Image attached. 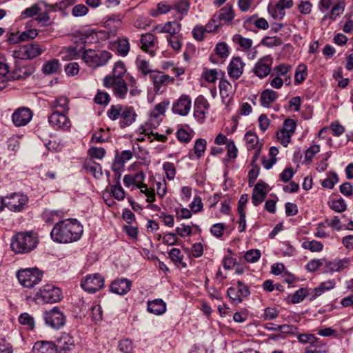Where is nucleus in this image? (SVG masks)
Returning <instances> with one entry per match:
<instances>
[{
	"instance_id": "nucleus-1",
	"label": "nucleus",
	"mask_w": 353,
	"mask_h": 353,
	"mask_svg": "<svg viewBox=\"0 0 353 353\" xmlns=\"http://www.w3.org/2000/svg\"><path fill=\"white\" fill-rule=\"evenodd\" d=\"M82 233L83 227L77 219H65L55 224L50 236L55 242L68 243L79 240Z\"/></svg>"
},
{
	"instance_id": "nucleus-2",
	"label": "nucleus",
	"mask_w": 353,
	"mask_h": 353,
	"mask_svg": "<svg viewBox=\"0 0 353 353\" xmlns=\"http://www.w3.org/2000/svg\"><path fill=\"white\" fill-rule=\"evenodd\" d=\"M107 115L112 121L120 119L119 125L121 128L132 125L137 116L133 107L122 105H112L107 112Z\"/></svg>"
},
{
	"instance_id": "nucleus-3",
	"label": "nucleus",
	"mask_w": 353,
	"mask_h": 353,
	"mask_svg": "<svg viewBox=\"0 0 353 353\" xmlns=\"http://www.w3.org/2000/svg\"><path fill=\"white\" fill-rule=\"evenodd\" d=\"M37 243L38 239L34 233L18 232L12 239L11 248L16 253H28L36 248Z\"/></svg>"
},
{
	"instance_id": "nucleus-4",
	"label": "nucleus",
	"mask_w": 353,
	"mask_h": 353,
	"mask_svg": "<svg viewBox=\"0 0 353 353\" xmlns=\"http://www.w3.org/2000/svg\"><path fill=\"white\" fill-rule=\"evenodd\" d=\"M111 57L112 54L108 51L101 50L97 52L92 49L85 50L81 54L83 61L94 68L105 65Z\"/></svg>"
},
{
	"instance_id": "nucleus-5",
	"label": "nucleus",
	"mask_w": 353,
	"mask_h": 353,
	"mask_svg": "<svg viewBox=\"0 0 353 353\" xmlns=\"http://www.w3.org/2000/svg\"><path fill=\"white\" fill-rule=\"evenodd\" d=\"M19 282L25 288H33L41 281L43 272L37 268L20 270L17 273Z\"/></svg>"
},
{
	"instance_id": "nucleus-6",
	"label": "nucleus",
	"mask_w": 353,
	"mask_h": 353,
	"mask_svg": "<svg viewBox=\"0 0 353 353\" xmlns=\"http://www.w3.org/2000/svg\"><path fill=\"white\" fill-rule=\"evenodd\" d=\"M45 48L36 43H30L19 46L12 51V57L23 60L32 59L41 54Z\"/></svg>"
},
{
	"instance_id": "nucleus-7",
	"label": "nucleus",
	"mask_w": 353,
	"mask_h": 353,
	"mask_svg": "<svg viewBox=\"0 0 353 353\" xmlns=\"http://www.w3.org/2000/svg\"><path fill=\"white\" fill-rule=\"evenodd\" d=\"M4 208L17 212L22 211L27 205L28 198L26 195L14 192L3 197Z\"/></svg>"
},
{
	"instance_id": "nucleus-8",
	"label": "nucleus",
	"mask_w": 353,
	"mask_h": 353,
	"mask_svg": "<svg viewBox=\"0 0 353 353\" xmlns=\"http://www.w3.org/2000/svg\"><path fill=\"white\" fill-rule=\"evenodd\" d=\"M61 291L60 288L51 284H47L41 288L36 294V299L44 303H53L61 299Z\"/></svg>"
},
{
	"instance_id": "nucleus-9",
	"label": "nucleus",
	"mask_w": 353,
	"mask_h": 353,
	"mask_svg": "<svg viewBox=\"0 0 353 353\" xmlns=\"http://www.w3.org/2000/svg\"><path fill=\"white\" fill-rule=\"evenodd\" d=\"M103 84L106 88H112L113 94L116 98L125 99L128 88L125 80L114 81L110 76H105L103 79Z\"/></svg>"
},
{
	"instance_id": "nucleus-10",
	"label": "nucleus",
	"mask_w": 353,
	"mask_h": 353,
	"mask_svg": "<svg viewBox=\"0 0 353 353\" xmlns=\"http://www.w3.org/2000/svg\"><path fill=\"white\" fill-rule=\"evenodd\" d=\"M43 318L46 325L53 329H60L65 323V316L62 311L57 307L46 311Z\"/></svg>"
},
{
	"instance_id": "nucleus-11",
	"label": "nucleus",
	"mask_w": 353,
	"mask_h": 353,
	"mask_svg": "<svg viewBox=\"0 0 353 353\" xmlns=\"http://www.w3.org/2000/svg\"><path fill=\"white\" fill-rule=\"evenodd\" d=\"M81 288L86 292L94 293L104 286V277L99 273L88 274L81 281Z\"/></svg>"
},
{
	"instance_id": "nucleus-12",
	"label": "nucleus",
	"mask_w": 353,
	"mask_h": 353,
	"mask_svg": "<svg viewBox=\"0 0 353 353\" xmlns=\"http://www.w3.org/2000/svg\"><path fill=\"white\" fill-rule=\"evenodd\" d=\"M150 79L152 81L156 94L162 93L168 85L174 82V78L159 70L151 73Z\"/></svg>"
},
{
	"instance_id": "nucleus-13",
	"label": "nucleus",
	"mask_w": 353,
	"mask_h": 353,
	"mask_svg": "<svg viewBox=\"0 0 353 353\" xmlns=\"http://www.w3.org/2000/svg\"><path fill=\"white\" fill-rule=\"evenodd\" d=\"M210 103L203 96H199L194 101V117L200 123H203L208 113Z\"/></svg>"
},
{
	"instance_id": "nucleus-14",
	"label": "nucleus",
	"mask_w": 353,
	"mask_h": 353,
	"mask_svg": "<svg viewBox=\"0 0 353 353\" xmlns=\"http://www.w3.org/2000/svg\"><path fill=\"white\" fill-rule=\"evenodd\" d=\"M66 113L59 111L52 112L48 118L50 124L57 130H68L71 126V123L67 117Z\"/></svg>"
},
{
	"instance_id": "nucleus-15",
	"label": "nucleus",
	"mask_w": 353,
	"mask_h": 353,
	"mask_svg": "<svg viewBox=\"0 0 353 353\" xmlns=\"http://www.w3.org/2000/svg\"><path fill=\"white\" fill-rule=\"evenodd\" d=\"M192 106L190 96L182 94L172 105V112L181 116L188 114Z\"/></svg>"
},
{
	"instance_id": "nucleus-16",
	"label": "nucleus",
	"mask_w": 353,
	"mask_h": 353,
	"mask_svg": "<svg viewBox=\"0 0 353 353\" xmlns=\"http://www.w3.org/2000/svg\"><path fill=\"white\" fill-rule=\"evenodd\" d=\"M272 64V59L265 56L256 63L253 72L260 79L265 78L270 73Z\"/></svg>"
},
{
	"instance_id": "nucleus-17",
	"label": "nucleus",
	"mask_w": 353,
	"mask_h": 353,
	"mask_svg": "<svg viewBox=\"0 0 353 353\" xmlns=\"http://www.w3.org/2000/svg\"><path fill=\"white\" fill-rule=\"evenodd\" d=\"M350 265V259H335L332 261L325 259V272H339L347 269Z\"/></svg>"
},
{
	"instance_id": "nucleus-18",
	"label": "nucleus",
	"mask_w": 353,
	"mask_h": 353,
	"mask_svg": "<svg viewBox=\"0 0 353 353\" xmlns=\"http://www.w3.org/2000/svg\"><path fill=\"white\" fill-rule=\"evenodd\" d=\"M32 117V113L27 108H20L16 110L12 115V120L16 126H23L27 125Z\"/></svg>"
},
{
	"instance_id": "nucleus-19",
	"label": "nucleus",
	"mask_w": 353,
	"mask_h": 353,
	"mask_svg": "<svg viewBox=\"0 0 353 353\" xmlns=\"http://www.w3.org/2000/svg\"><path fill=\"white\" fill-rule=\"evenodd\" d=\"M132 286V282L125 278H117L110 284V290L114 294L123 295L128 293Z\"/></svg>"
},
{
	"instance_id": "nucleus-20",
	"label": "nucleus",
	"mask_w": 353,
	"mask_h": 353,
	"mask_svg": "<svg viewBox=\"0 0 353 353\" xmlns=\"http://www.w3.org/2000/svg\"><path fill=\"white\" fill-rule=\"evenodd\" d=\"M245 63L239 57H233L228 66V73L230 78L236 80L240 78L243 72Z\"/></svg>"
},
{
	"instance_id": "nucleus-21",
	"label": "nucleus",
	"mask_w": 353,
	"mask_h": 353,
	"mask_svg": "<svg viewBox=\"0 0 353 353\" xmlns=\"http://www.w3.org/2000/svg\"><path fill=\"white\" fill-rule=\"evenodd\" d=\"M234 18V13L232 6H226L222 8L217 13L213 15L212 21L219 22L221 24H230Z\"/></svg>"
},
{
	"instance_id": "nucleus-22",
	"label": "nucleus",
	"mask_w": 353,
	"mask_h": 353,
	"mask_svg": "<svg viewBox=\"0 0 353 353\" xmlns=\"http://www.w3.org/2000/svg\"><path fill=\"white\" fill-rule=\"evenodd\" d=\"M155 36L152 33H145L141 35L140 39L141 49L148 53L151 57L154 56V51L152 48L154 46Z\"/></svg>"
},
{
	"instance_id": "nucleus-23",
	"label": "nucleus",
	"mask_w": 353,
	"mask_h": 353,
	"mask_svg": "<svg viewBox=\"0 0 353 353\" xmlns=\"http://www.w3.org/2000/svg\"><path fill=\"white\" fill-rule=\"evenodd\" d=\"M8 72V65L3 61H0V78L3 77L6 78L7 80H10L12 79H19L26 77L30 74V73L26 72V70L23 71L21 69L19 70V72L17 71H15L13 75L9 74Z\"/></svg>"
},
{
	"instance_id": "nucleus-24",
	"label": "nucleus",
	"mask_w": 353,
	"mask_h": 353,
	"mask_svg": "<svg viewBox=\"0 0 353 353\" xmlns=\"http://www.w3.org/2000/svg\"><path fill=\"white\" fill-rule=\"evenodd\" d=\"M32 351L34 353H57V347L52 342L41 341L34 343Z\"/></svg>"
},
{
	"instance_id": "nucleus-25",
	"label": "nucleus",
	"mask_w": 353,
	"mask_h": 353,
	"mask_svg": "<svg viewBox=\"0 0 353 353\" xmlns=\"http://www.w3.org/2000/svg\"><path fill=\"white\" fill-rule=\"evenodd\" d=\"M159 32L167 33L166 37H173L180 34L181 30V24L178 21H172L166 22L163 26H160Z\"/></svg>"
},
{
	"instance_id": "nucleus-26",
	"label": "nucleus",
	"mask_w": 353,
	"mask_h": 353,
	"mask_svg": "<svg viewBox=\"0 0 353 353\" xmlns=\"http://www.w3.org/2000/svg\"><path fill=\"white\" fill-rule=\"evenodd\" d=\"M55 345L57 347V351H70L74 347V341L71 336L64 334L57 340V343Z\"/></svg>"
},
{
	"instance_id": "nucleus-27",
	"label": "nucleus",
	"mask_w": 353,
	"mask_h": 353,
	"mask_svg": "<svg viewBox=\"0 0 353 353\" xmlns=\"http://www.w3.org/2000/svg\"><path fill=\"white\" fill-rule=\"evenodd\" d=\"M277 97L278 93L276 92L271 89H266L261 93V105L264 108H269L276 100Z\"/></svg>"
},
{
	"instance_id": "nucleus-28",
	"label": "nucleus",
	"mask_w": 353,
	"mask_h": 353,
	"mask_svg": "<svg viewBox=\"0 0 353 353\" xmlns=\"http://www.w3.org/2000/svg\"><path fill=\"white\" fill-rule=\"evenodd\" d=\"M148 310L155 315H161L166 311V304L162 299H154L148 302Z\"/></svg>"
},
{
	"instance_id": "nucleus-29",
	"label": "nucleus",
	"mask_w": 353,
	"mask_h": 353,
	"mask_svg": "<svg viewBox=\"0 0 353 353\" xmlns=\"http://www.w3.org/2000/svg\"><path fill=\"white\" fill-rule=\"evenodd\" d=\"M69 100L67 97H59L51 101L50 106L52 112H68Z\"/></svg>"
},
{
	"instance_id": "nucleus-30",
	"label": "nucleus",
	"mask_w": 353,
	"mask_h": 353,
	"mask_svg": "<svg viewBox=\"0 0 353 353\" xmlns=\"http://www.w3.org/2000/svg\"><path fill=\"white\" fill-rule=\"evenodd\" d=\"M190 3L188 0H179L173 5V10L179 14L177 19L181 21L185 16L188 15L190 10Z\"/></svg>"
},
{
	"instance_id": "nucleus-31",
	"label": "nucleus",
	"mask_w": 353,
	"mask_h": 353,
	"mask_svg": "<svg viewBox=\"0 0 353 353\" xmlns=\"http://www.w3.org/2000/svg\"><path fill=\"white\" fill-rule=\"evenodd\" d=\"M113 45L117 53L120 56L125 57L130 51V46L127 38L118 39Z\"/></svg>"
},
{
	"instance_id": "nucleus-32",
	"label": "nucleus",
	"mask_w": 353,
	"mask_h": 353,
	"mask_svg": "<svg viewBox=\"0 0 353 353\" xmlns=\"http://www.w3.org/2000/svg\"><path fill=\"white\" fill-rule=\"evenodd\" d=\"M345 3L343 1H339L331 9L330 13L326 14L323 20L329 18L331 21H335L345 10Z\"/></svg>"
},
{
	"instance_id": "nucleus-33",
	"label": "nucleus",
	"mask_w": 353,
	"mask_h": 353,
	"mask_svg": "<svg viewBox=\"0 0 353 353\" xmlns=\"http://www.w3.org/2000/svg\"><path fill=\"white\" fill-rule=\"evenodd\" d=\"M126 72V68L124 63L121 61H117L114 63L112 74H108L112 79L114 81L124 80L123 77Z\"/></svg>"
},
{
	"instance_id": "nucleus-34",
	"label": "nucleus",
	"mask_w": 353,
	"mask_h": 353,
	"mask_svg": "<svg viewBox=\"0 0 353 353\" xmlns=\"http://www.w3.org/2000/svg\"><path fill=\"white\" fill-rule=\"evenodd\" d=\"M173 10V5H170L166 2H159L157 6L156 10H152L150 14L153 17H157L160 14H164Z\"/></svg>"
},
{
	"instance_id": "nucleus-35",
	"label": "nucleus",
	"mask_w": 353,
	"mask_h": 353,
	"mask_svg": "<svg viewBox=\"0 0 353 353\" xmlns=\"http://www.w3.org/2000/svg\"><path fill=\"white\" fill-rule=\"evenodd\" d=\"M136 65L138 70L141 72L143 75L149 74L151 75V73L155 72L156 70H152V67L150 65L149 62L145 59H141L140 57H137L136 61Z\"/></svg>"
},
{
	"instance_id": "nucleus-36",
	"label": "nucleus",
	"mask_w": 353,
	"mask_h": 353,
	"mask_svg": "<svg viewBox=\"0 0 353 353\" xmlns=\"http://www.w3.org/2000/svg\"><path fill=\"white\" fill-rule=\"evenodd\" d=\"M232 41L244 50L250 49L252 46V39L245 38L239 34H234L232 37Z\"/></svg>"
},
{
	"instance_id": "nucleus-37",
	"label": "nucleus",
	"mask_w": 353,
	"mask_h": 353,
	"mask_svg": "<svg viewBox=\"0 0 353 353\" xmlns=\"http://www.w3.org/2000/svg\"><path fill=\"white\" fill-rule=\"evenodd\" d=\"M132 157V152L131 150H123L120 156H116L114 163L116 168H123L126 161Z\"/></svg>"
},
{
	"instance_id": "nucleus-38",
	"label": "nucleus",
	"mask_w": 353,
	"mask_h": 353,
	"mask_svg": "<svg viewBox=\"0 0 353 353\" xmlns=\"http://www.w3.org/2000/svg\"><path fill=\"white\" fill-rule=\"evenodd\" d=\"M168 255L170 259L173 261V263L178 265L181 264L183 267H185L186 264L183 263V255L181 253V251L178 248H172L168 252Z\"/></svg>"
},
{
	"instance_id": "nucleus-39",
	"label": "nucleus",
	"mask_w": 353,
	"mask_h": 353,
	"mask_svg": "<svg viewBox=\"0 0 353 353\" xmlns=\"http://www.w3.org/2000/svg\"><path fill=\"white\" fill-rule=\"evenodd\" d=\"M268 11L274 19H281L284 17L285 10L281 8L277 3L274 5H269Z\"/></svg>"
},
{
	"instance_id": "nucleus-40",
	"label": "nucleus",
	"mask_w": 353,
	"mask_h": 353,
	"mask_svg": "<svg viewBox=\"0 0 353 353\" xmlns=\"http://www.w3.org/2000/svg\"><path fill=\"white\" fill-rule=\"evenodd\" d=\"M220 94L223 98L228 97L233 92L232 84L224 79H221L219 81Z\"/></svg>"
},
{
	"instance_id": "nucleus-41",
	"label": "nucleus",
	"mask_w": 353,
	"mask_h": 353,
	"mask_svg": "<svg viewBox=\"0 0 353 353\" xmlns=\"http://www.w3.org/2000/svg\"><path fill=\"white\" fill-rule=\"evenodd\" d=\"M307 74V68L304 64H300L297 67L295 75H294V83L300 84L306 78Z\"/></svg>"
},
{
	"instance_id": "nucleus-42",
	"label": "nucleus",
	"mask_w": 353,
	"mask_h": 353,
	"mask_svg": "<svg viewBox=\"0 0 353 353\" xmlns=\"http://www.w3.org/2000/svg\"><path fill=\"white\" fill-rule=\"evenodd\" d=\"M59 68V61L56 59H52L48 61L43 65L42 70L45 74H51L56 73L58 71Z\"/></svg>"
},
{
	"instance_id": "nucleus-43",
	"label": "nucleus",
	"mask_w": 353,
	"mask_h": 353,
	"mask_svg": "<svg viewBox=\"0 0 353 353\" xmlns=\"http://www.w3.org/2000/svg\"><path fill=\"white\" fill-rule=\"evenodd\" d=\"M18 321L21 325L26 326L29 330H32L34 327V319L26 312L20 314Z\"/></svg>"
},
{
	"instance_id": "nucleus-44",
	"label": "nucleus",
	"mask_w": 353,
	"mask_h": 353,
	"mask_svg": "<svg viewBox=\"0 0 353 353\" xmlns=\"http://www.w3.org/2000/svg\"><path fill=\"white\" fill-rule=\"evenodd\" d=\"M207 142L203 139H198L196 140L194 145V152L197 158H201L206 149Z\"/></svg>"
},
{
	"instance_id": "nucleus-45",
	"label": "nucleus",
	"mask_w": 353,
	"mask_h": 353,
	"mask_svg": "<svg viewBox=\"0 0 353 353\" xmlns=\"http://www.w3.org/2000/svg\"><path fill=\"white\" fill-rule=\"evenodd\" d=\"M85 170L91 173L95 178H100L102 176V169L101 165L95 162L88 163L85 165Z\"/></svg>"
},
{
	"instance_id": "nucleus-46",
	"label": "nucleus",
	"mask_w": 353,
	"mask_h": 353,
	"mask_svg": "<svg viewBox=\"0 0 353 353\" xmlns=\"http://www.w3.org/2000/svg\"><path fill=\"white\" fill-rule=\"evenodd\" d=\"M261 256V253L259 250L251 249L245 253L244 258L248 263H255L259 260Z\"/></svg>"
},
{
	"instance_id": "nucleus-47",
	"label": "nucleus",
	"mask_w": 353,
	"mask_h": 353,
	"mask_svg": "<svg viewBox=\"0 0 353 353\" xmlns=\"http://www.w3.org/2000/svg\"><path fill=\"white\" fill-rule=\"evenodd\" d=\"M110 94L103 91L98 90L97 94L94 97V102L99 105H108L110 101Z\"/></svg>"
},
{
	"instance_id": "nucleus-48",
	"label": "nucleus",
	"mask_w": 353,
	"mask_h": 353,
	"mask_svg": "<svg viewBox=\"0 0 353 353\" xmlns=\"http://www.w3.org/2000/svg\"><path fill=\"white\" fill-rule=\"evenodd\" d=\"M282 43V39L276 36L265 37L261 41V43L268 48L279 46Z\"/></svg>"
},
{
	"instance_id": "nucleus-49",
	"label": "nucleus",
	"mask_w": 353,
	"mask_h": 353,
	"mask_svg": "<svg viewBox=\"0 0 353 353\" xmlns=\"http://www.w3.org/2000/svg\"><path fill=\"white\" fill-rule=\"evenodd\" d=\"M74 3V0H63L59 3L53 4V5H48L45 3V6L47 8L46 11L49 12L52 10H63L65 7L68 6H71Z\"/></svg>"
},
{
	"instance_id": "nucleus-50",
	"label": "nucleus",
	"mask_w": 353,
	"mask_h": 353,
	"mask_svg": "<svg viewBox=\"0 0 353 353\" xmlns=\"http://www.w3.org/2000/svg\"><path fill=\"white\" fill-rule=\"evenodd\" d=\"M302 247L311 252H320L323 250V245L321 242L313 240L304 241L302 243Z\"/></svg>"
},
{
	"instance_id": "nucleus-51",
	"label": "nucleus",
	"mask_w": 353,
	"mask_h": 353,
	"mask_svg": "<svg viewBox=\"0 0 353 353\" xmlns=\"http://www.w3.org/2000/svg\"><path fill=\"white\" fill-rule=\"evenodd\" d=\"M338 181L339 178L336 173L330 172L328 177L322 181L321 185L323 188L332 189Z\"/></svg>"
},
{
	"instance_id": "nucleus-52",
	"label": "nucleus",
	"mask_w": 353,
	"mask_h": 353,
	"mask_svg": "<svg viewBox=\"0 0 353 353\" xmlns=\"http://www.w3.org/2000/svg\"><path fill=\"white\" fill-rule=\"evenodd\" d=\"M167 41H168L171 48L175 51H179L182 47L181 42V34H179L173 37H166Z\"/></svg>"
},
{
	"instance_id": "nucleus-53",
	"label": "nucleus",
	"mask_w": 353,
	"mask_h": 353,
	"mask_svg": "<svg viewBox=\"0 0 353 353\" xmlns=\"http://www.w3.org/2000/svg\"><path fill=\"white\" fill-rule=\"evenodd\" d=\"M245 139L248 150L254 149L259 141V138L256 134L250 131L246 132Z\"/></svg>"
},
{
	"instance_id": "nucleus-54",
	"label": "nucleus",
	"mask_w": 353,
	"mask_h": 353,
	"mask_svg": "<svg viewBox=\"0 0 353 353\" xmlns=\"http://www.w3.org/2000/svg\"><path fill=\"white\" fill-rule=\"evenodd\" d=\"M256 188L253 189L252 195V202L254 206H258L265 199L267 193L265 192H257Z\"/></svg>"
},
{
	"instance_id": "nucleus-55",
	"label": "nucleus",
	"mask_w": 353,
	"mask_h": 353,
	"mask_svg": "<svg viewBox=\"0 0 353 353\" xmlns=\"http://www.w3.org/2000/svg\"><path fill=\"white\" fill-rule=\"evenodd\" d=\"M163 169L165 171L168 179L172 180L174 178L176 175V168L174 163L165 162L163 165Z\"/></svg>"
},
{
	"instance_id": "nucleus-56",
	"label": "nucleus",
	"mask_w": 353,
	"mask_h": 353,
	"mask_svg": "<svg viewBox=\"0 0 353 353\" xmlns=\"http://www.w3.org/2000/svg\"><path fill=\"white\" fill-rule=\"evenodd\" d=\"M330 207L332 210L337 212H344L347 208V205L343 199L338 200H334L330 204Z\"/></svg>"
},
{
	"instance_id": "nucleus-57",
	"label": "nucleus",
	"mask_w": 353,
	"mask_h": 353,
	"mask_svg": "<svg viewBox=\"0 0 353 353\" xmlns=\"http://www.w3.org/2000/svg\"><path fill=\"white\" fill-rule=\"evenodd\" d=\"M41 9L39 7L37 4H34L30 8H26L21 13V18L25 19L27 17H32L34 15L40 14Z\"/></svg>"
},
{
	"instance_id": "nucleus-58",
	"label": "nucleus",
	"mask_w": 353,
	"mask_h": 353,
	"mask_svg": "<svg viewBox=\"0 0 353 353\" xmlns=\"http://www.w3.org/2000/svg\"><path fill=\"white\" fill-rule=\"evenodd\" d=\"M307 295V290L305 288H300L292 294L291 302L293 303H299L303 301Z\"/></svg>"
},
{
	"instance_id": "nucleus-59",
	"label": "nucleus",
	"mask_w": 353,
	"mask_h": 353,
	"mask_svg": "<svg viewBox=\"0 0 353 353\" xmlns=\"http://www.w3.org/2000/svg\"><path fill=\"white\" fill-rule=\"evenodd\" d=\"M89 10L88 7L83 4H77L73 7L72 14L75 17L85 16L88 14Z\"/></svg>"
},
{
	"instance_id": "nucleus-60",
	"label": "nucleus",
	"mask_w": 353,
	"mask_h": 353,
	"mask_svg": "<svg viewBox=\"0 0 353 353\" xmlns=\"http://www.w3.org/2000/svg\"><path fill=\"white\" fill-rule=\"evenodd\" d=\"M88 154L92 158L102 159L105 154V150L103 148L92 147L88 150Z\"/></svg>"
},
{
	"instance_id": "nucleus-61",
	"label": "nucleus",
	"mask_w": 353,
	"mask_h": 353,
	"mask_svg": "<svg viewBox=\"0 0 353 353\" xmlns=\"http://www.w3.org/2000/svg\"><path fill=\"white\" fill-rule=\"evenodd\" d=\"M111 192L114 199L121 201L125 198V191L121 185H111Z\"/></svg>"
},
{
	"instance_id": "nucleus-62",
	"label": "nucleus",
	"mask_w": 353,
	"mask_h": 353,
	"mask_svg": "<svg viewBox=\"0 0 353 353\" xmlns=\"http://www.w3.org/2000/svg\"><path fill=\"white\" fill-rule=\"evenodd\" d=\"M296 126V124L293 119H287L284 121L283 128L281 130L290 134L291 135H293L295 131Z\"/></svg>"
},
{
	"instance_id": "nucleus-63",
	"label": "nucleus",
	"mask_w": 353,
	"mask_h": 353,
	"mask_svg": "<svg viewBox=\"0 0 353 353\" xmlns=\"http://www.w3.org/2000/svg\"><path fill=\"white\" fill-rule=\"evenodd\" d=\"M119 349L124 353H131L133 350L132 342L128 339H123L119 341Z\"/></svg>"
},
{
	"instance_id": "nucleus-64",
	"label": "nucleus",
	"mask_w": 353,
	"mask_h": 353,
	"mask_svg": "<svg viewBox=\"0 0 353 353\" xmlns=\"http://www.w3.org/2000/svg\"><path fill=\"white\" fill-rule=\"evenodd\" d=\"M305 353H326V347L314 343L306 347Z\"/></svg>"
}]
</instances>
